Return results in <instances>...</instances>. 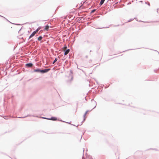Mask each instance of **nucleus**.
I'll list each match as a JSON object with an SVG mask.
<instances>
[{"label":"nucleus","mask_w":159,"mask_h":159,"mask_svg":"<svg viewBox=\"0 0 159 159\" xmlns=\"http://www.w3.org/2000/svg\"><path fill=\"white\" fill-rule=\"evenodd\" d=\"M26 66L28 67H31L32 66V63H28L26 64Z\"/></svg>","instance_id":"nucleus-5"},{"label":"nucleus","mask_w":159,"mask_h":159,"mask_svg":"<svg viewBox=\"0 0 159 159\" xmlns=\"http://www.w3.org/2000/svg\"><path fill=\"white\" fill-rule=\"evenodd\" d=\"M49 69H46L44 70H40L39 69H37L34 70L35 72H40L42 73H46L49 70Z\"/></svg>","instance_id":"nucleus-1"},{"label":"nucleus","mask_w":159,"mask_h":159,"mask_svg":"<svg viewBox=\"0 0 159 159\" xmlns=\"http://www.w3.org/2000/svg\"><path fill=\"white\" fill-rule=\"evenodd\" d=\"M130 21V20H129V21ZM130 21H131V20H130Z\"/></svg>","instance_id":"nucleus-13"},{"label":"nucleus","mask_w":159,"mask_h":159,"mask_svg":"<svg viewBox=\"0 0 159 159\" xmlns=\"http://www.w3.org/2000/svg\"><path fill=\"white\" fill-rule=\"evenodd\" d=\"M48 28L49 26L48 25H47L45 26V29L46 30H48Z\"/></svg>","instance_id":"nucleus-7"},{"label":"nucleus","mask_w":159,"mask_h":159,"mask_svg":"<svg viewBox=\"0 0 159 159\" xmlns=\"http://www.w3.org/2000/svg\"><path fill=\"white\" fill-rule=\"evenodd\" d=\"M140 2H142V1H140Z\"/></svg>","instance_id":"nucleus-11"},{"label":"nucleus","mask_w":159,"mask_h":159,"mask_svg":"<svg viewBox=\"0 0 159 159\" xmlns=\"http://www.w3.org/2000/svg\"><path fill=\"white\" fill-rule=\"evenodd\" d=\"M105 0H101L100 2V4L101 5H102V4L103 3Z\"/></svg>","instance_id":"nucleus-6"},{"label":"nucleus","mask_w":159,"mask_h":159,"mask_svg":"<svg viewBox=\"0 0 159 159\" xmlns=\"http://www.w3.org/2000/svg\"><path fill=\"white\" fill-rule=\"evenodd\" d=\"M42 39V37L41 36H39V38H38V40H41Z\"/></svg>","instance_id":"nucleus-8"},{"label":"nucleus","mask_w":159,"mask_h":159,"mask_svg":"<svg viewBox=\"0 0 159 159\" xmlns=\"http://www.w3.org/2000/svg\"><path fill=\"white\" fill-rule=\"evenodd\" d=\"M41 29L40 27H39L36 30L34 31L32 34L30 35V38H31L33 37L35 34H36L39 30Z\"/></svg>","instance_id":"nucleus-2"},{"label":"nucleus","mask_w":159,"mask_h":159,"mask_svg":"<svg viewBox=\"0 0 159 159\" xmlns=\"http://www.w3.org/2000/svg\"><path fill=\"white\" fill-rule=\"evenodd\" d=\"M86 113H87V112H86V113H85V115H86Z\"/></svg>","instance_id":"nucleus-12"},{"label":"nucleus","mask_w":159,"mask_h":159,"mask_svg":"<svg viewBox=\"0 0 159 159\" xmlns=\"http://www.w3.org/2000/svg\"><path fill=\"white\" fill-rule=\"evenodd\" d=\"M43 119H47L48 120H57V118L56 117H51V118H45V117H43Z\"/></svg>","instance_id":"nucleus-3"},{"label":"nucleus","mask_w":159,"mask_h":159,"mask_svg":"<svg viewBox=\"0 0 159 159\" xmlns=\"http://www.w3.org/2000/svg\"><path fill=\"white\" fill-rule=\"evenodd\" d=\"M95 11V10H93L92 11V12H93Z\"/></svg>","instance_id":"nucleus-10"},{"label":"nucleus","mask_w":159,"mask_h":159,"mask_svg":"<svg viewBox=\"0 0 159 159\" xmlns=\"http://www.w3.org/2000/svg\"><path fill=\"white\" fill-rule=\"evenodd\" d=\"M69 51H70V50L69 49L66 50L65 51V53H64L65 55H66L69 53Z\"/></svg>","instance_id":"nucleus-4"},{"label":"nucleus","mask_w":159,"mask_h":159,"mask_svg":"<svg viewBox=\"0 0 159 159\" xmlns=\"http://www.w3.org/2000/svg\"><path fill=\"white\" fill-rule=\"evenodd\" d=\"M57 58H55V60H54V61H53V64L55 62H56V61H57Z\"/></svg>","instance_id":"nucleus-9"}]
</instances>
